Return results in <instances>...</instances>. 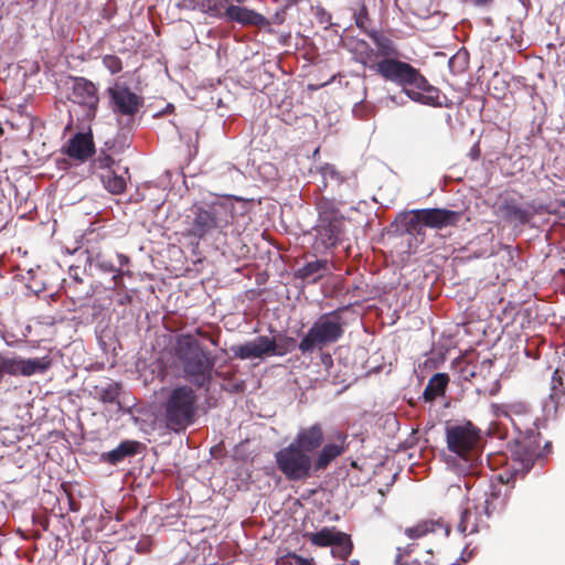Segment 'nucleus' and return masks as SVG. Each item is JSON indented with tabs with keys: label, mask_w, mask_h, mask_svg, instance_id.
<instances>
[{
	"label": "nucleus",
	"mask_w": 565,
	"mask_h": 565,
	"mask_svg": "<svg viewBox=\"0 0 565 565\" xmlns=\"http://www.w3.org/2000/svg\"><path fill=\"white\" fill-rule=\"evenodd\" d=\"M351 52L356 63L375 72L385 81L401 86L402 93L411 100L433 107L441 106L439 90L409 63L380 61L375 50L363 40L355 41Z\"/></svg>",
	"instance_id": "1"
},
{
	"label": "nucleus",
	"mask_w": 565,
	"mask_h": 565,
	"mask_svg": "<svg viewBox=\"0 0 565 565\" xmlns=\"http://www.w3.org/2000/svg\"><path fill=\"white\" fill-rule=\"evenodd\" d=\"M323 443V429L320 424L302 427L294 440L275 454L277 468L290 481L305 480L311 476L313 452Z\"/></svg>",
	"instance_id": "2"
},
{
	"label": "nucleus",
	"mask_w": 565,
	"mask_h": 565,
	"mask_svg": "<svg viewBox=\"0 0 565 565\" xmlns=\"http://www.w3.org/2000/svg\"><path fill=\"white\" fill-rule=\"evenodd\" d=\"M234 217L235 201L232 198H216L211 202L195 203L186 214V235L199 241L214 233H223L233 223Z\"/></svg>",
	"instance_id": "3"
},
{
	"label": "nucleus",
	"mask_w": 565,
	"mask_h": 565,
	"mask_svg": "<svg viewBox=\"0 0 565 565\" xmlns=\"http://www.w3.org/2000/svg\"><path fill=\"white\" fill-rule=\"evenodd\" d=\"M174 359L183 376L193 385L202 387L212 381L215 359L191 334H181L173 347Z\"/></svg>",
	"instance_id": "4"
},
{
	"label": "nucleus",
	"mask_w": 565,
	"mask_h": 565,
	"mask_svg": "<svg viewBox=\"0 0 565 565\" xmlns=\"http://www.w3.org/2000/svg\"><path fill=\"white\" fill-rule=\"evenodd\" d=\"M503 486H491L489 491L468 498L460 508V520L457 530L463 534H472L486 525L487 520L495 512L501 511L507 503V493Z\"/></svg>",
	"instance_id": "5"
},
{
	"label": "nucleus",
	"mask_w": 565,
	"mask_h": 565,
	"mask_svg": "<svg viewBox=\"0 0 565 565\" xmlns=\"http://www.w3.org/2000/svg\"><path fill=\"white\" fill-rule=\"evenodd\" d=\"M446 439L449 451L454 452L465 463L459 467V472H470L479 461L480 429L471 423L450 426L447 428Z\"/></svg>",
	"instance_id": "6"
},
{
	"label": "nucleus",
	"mask_w": 565,
	"mask_h": 565,
	"mask_svg": "<svg viewBox=\"0 0 565 565\" xmlns=\"http://www.w3.org/2000/svg\"><path fill=\"white\" fill-rule=\"evenodd\" d=\"M319 218L313 228L312 249L324 253L334 247L343 236L344 217L332 202L322 200L317 204Z\"/></svg>",
	"instance_id": "7"
},
{
	"label": "nucleus",
	"mask_w": 565,
	"mask_h": 565,
	"mask_svg": "<svg viewBox=\"0 0 565 565\" xmlns=\"http://www.w3.org/2000/svg\"><path fill=\"white\" fill-rule=\"evenodd\" d=\"M199 397L188 385H179L171 390L164 404L167 426L179 430L193 424L198 413Z\"/></svg>",
	"instance_id": "8"
},
{
	"label": "nucleus",
	"mask_w": 565,
	"mask_h": 565,
	"mask_svg": "<svg viewBox=\"0 0 565 565\" xmlns=\"http://www.w3.org/2000/svg\"><path fill=\"white\" fill-rule=\"evenodd\" d=\"M344 321L341 310H334L320 316L310 327L299 342L302 353L312 352L316 348H323L337 342L344 332Z\"/></svg>",
	"instance_id": "9"
},
{
	"label": "nucleus",
	"mask_w": 565,
	"mask_h": 565,
	"mask_svg": "<svg viewBox=\"0 0 565 565\" xmlns=\"http://www.w3.org/2000/svg\"><path fill=\"white\" fill-rule=\"evenodd\" d=\"M292 338H284V344L278 343L275 338L258 335L249 341L231 347L234 358L239 360L265 359L273 355H284L287 352L285 344H291Z\"/></svg>",
	"instance_id": "10"
},
{
	"label": "nucleus",
	"mask_w": 565,
	"mask_h": 565,
	"mask_svg": "<svg viewBox=\"0 0 565 565\" xmlns=\"http://www.w3.org/2000/svg\"><path fill=\"white\" fill-rule=\"evenodd\" d=\"M68 100L82 106L87 118H94L99 103L97 88L90 81L84 77H74L70 82Z\"/></svg>",
	"instance_id": "11"
},
{
	"label": "nucleus",
	"mask_w": 565,
	"mask_h": 565,
	"mask_svg": "<svg viewBox=\"0 0 565 565\" xmlns=\"http://www.w3.org/2000/svg\"><path fill=\"white\" fill-rule=\"evenodd\" d=\"M414 215L409 218L408 225L415 228L417 224H423L430 228L441 230L456 225L461 218V213L447 209H423L413 211Z\"/></svg>",
	"instance_id": "12"
},
{
	"label": "nucleus",
	"mask_w": 565,
	"mask_h": 565,
	"mask_svg": "<svg viewBox=\"0 0 565 565\" xmlns=\"http://www.w3.org/2000/svg\"><path fill=\"white\" fill-rule=\"evenodd\" d=\"M499 417L508 418L513 425L514 429L521 436L534 435L536 428V417H533L527 405L522 402H515L503 405L498 413Z\"/></svg>",
	"instance_id": "13"
},
{
	"label": "nucleus",
	"mask_w": 565,
	"mask_h": 565,
	"mask_svg": "<svg viewBox=\"0 0 565 565\" xmlns=\"http://www.w3.org/2000/svg\"><path fill=\"white\" fill-rule=\"evenodd\" d=\"M110 108L114 114L132 118L142 105V98L125 85L116 83L108 88Z\"/></svg>",
	"instance_id": "14"
},
{
	"label": "nucleus",
	"mask_w": 565,
	"mask_h": 565,
	"mask_svg": "<svg viewBox=\"0 0 565 565\" xmlns=\"http://www.w3.org/2000/svg\"><path fill=\"white\" fill-rule=\"evenodd\" d=\"M51 364L49 356L22 359V358H7V374L32 376L38 373L45 372Z\"/></svg>",
	"instance_id": "15"
},
{
	"label": "nucleus",
	"mask_w": 565,
	"mask_h": 565,
	"mask_svg": "<svg viewBox=\"0 0 565 565\" xmlns=\"http://www.w3.org/2000/svg\"><path fill=\"white\" fill-rule=\"evenodd\" d=\"M347 447V435L343 433L335 434L334 440L323 445L317 458L313 459L315 470H324L331 461L344 454Z\"/></svg>",
	"instance_id": "16"
},
{
	"label": "nucleus",
	"mask_w": 565,
	"mask_h": 565,
	"mask_svg": "<svg viewBox=\"0 0 565 565\" xmlns=\"http://www.w3.org/2000/svg\"><path fill=\"white\" fill-rule=\"evenodd\" d=\"M520 438L522 439L518 440L513 451V457L515 460L520 461L522 470L526 472L533 467L536 458L541 455L539 450L540 445L534 439V435H530V437L524 435Z\"/></svg>",
	"instance_id": "17"
},
{
	"label": "nucleus",
	"mask_w": 565,
	"mask_h": 565,
	"mask_svg": "<svg viewBox=\"0 0 565 565\" xmlns=\"http://www.w3.org/2000/svg\"><path fill=\"white\" fill-rule=\"evenodd\" d=\"M228 21L239 23L242 25H257L262 26L267 23L266 18L246 7L241 6H234V4H227L225 11H224V18Z\"/></svg>",
	"instance_id": "18"
},
{
	"label": "nucleus",
	"mask_w": 565,
	"mask_h": 565,
	"mask_svg": "<svg viewBox=\"0 0 565 565\" xmlns=\"http://www.w3.org/2000/svg\"><path fill=\"white\" fill-rule=\"evenodd\" d=\"M369 36L372 39L373 44L375 45V54L377 60L380 61H391L394 63H404L399 60V52L394 43L388 36L379 31H370L367 32Z\"/></svg>",
	"instance_id": "19"
},
{
	"label": "nucleus",
	"mask_w": 565,
	"mask_h": 565,
	"mask_svg": "<svg viewBox=\"0 0 565 565\" xmlns=\"http://www.w3.org/2000/svg\"><path fill=\"white\" fill-rule=\"evenodd\" d=\"M87 263L90 267L96 268L100 274H110L115 287L121 286L122 269L117 268L111 255H108L104 252L89 254L87 257Z\"/></svg>",
	"instance_id": "20"
},
{
	"label": "nucleus",
	"mask_w": 565,
	"mask_h": 565,
	"mask_svg": "<svg viewBox=\"0 0 565 565\" xmlns=\"http://www.w3.org/2000/svg\"><path fill=\"white\" fill-rule=\"evenodd\" d=\"M104 188L111 194H121L127 186L129 179L128 168L117 167V169H107L98 172Z\"/></svg>",
	"instance_id": "21"
},
{
	"label": "nucleus",
	"mask_w": 565,
	"mask_h": 565,
	"mask_svg": "<svg viewBox=\"0 0 565 565\" xmlns=\"http://www.w3.org/2000/svg\"><path fill=\"white\" fill-rule=\"evenodd\" d=\"M497 213L503 220L518 225L529 223L533 216V213L529 207H524L514 201H505L500 204Z\"/></svg>",
	"instance_id": "22"
},
{
	"label": "nucleus",
	"mask_w": 565,
	"mask_h": 565,
	"mask_svg": "<svg viewBox=\"0 0 565 565\" xmlns=\"http://www.w3.org/2000/svg\"><path fill=\"white\" fill-rule=\"evenodd\" d=\"M94 152V142L89 134H76L68 142L66 153L68 157L85 161Z\"/></svg>",
	"instance_id": "23"
},
{
	"label": "nucleus",
	"mask_w": 565,
	"mask_h": 565,
	"mask_svg": "<svg viewBox=\"0 0 565 565\" xmlns=\"http://www.w3.org/2000/svg\"><path fill=\"white\" fill-rule=\"evenodd\" d=\"M227 2L228 0H184V6L209 17L223 19Z\"/></svg>",
	"instance_id": "24"
},
{
	"label": "nucleus",
	"mask_w": 565,
	"mask_h": 565,
	"mask_svg": "<svg viewBox=\"0 0 565 565\" xmlns=\"http://www.w3.org/2000/svg\"><path fill=\"white\" fill-rule=\"evenodd\" d=\"M329 262L327 259H316L305 264L295 273L296 278L307 280L309 282H317L327 273H329Z\"/></svg>",
	"instance_id": "25"
},
{
	"label": "nucleus",
	"mask_w": 565,
	"mask_h": 565,
	"mask_svg": "<svg viewBox=\"0 0 565 565\" xmlns=\"http://www.w3.org/2000/svg\"><path fill=\"white\" fill-rule=\"evenodd\" d=\"M138 447V441L124 440L115 449L103 454V458L111 465H117L127 457L134 456L137 452Z\"/></svg>",
	"instance_id": "26"
},
{
	"label": "nucleus",
	"mask_w": 565,
	"mask_h": 565,
	"mask_svg": "<svg viewBox=\"0 0 565 565\" xmlns=\"http://www.w3.org/2000/svg\"><path fill=\"white\" fill-rule=\"evenodd\" d=\"M437 530H443L446 536L449 534L450 531L449 526L445 525L440 521H423L416 524L415 526L407 527L405 530V534L409 539H418L426 535L427 533L436 532Z\"/></svg>",
	"instance_id": "27"
},
{
	"label": "nucleus",
	"mask_w": 565,
	"mask_h": 565,
	"mask_svg": "<svg viewBox=\"0 0 565 565\" xmlns=\"http://www.w3.org/2000/svg\"><path fill=\"white\" fill-rule=\"evenodd\" d=\"M449 377L445 373H436L424 390L425 401H433L436 396L443 394L448 384Z\"/></svg>",
	"instance_id": "28"
},
{
	"label": "nucleus",
	"mask_w": 565,
	"mask_h": 565,
	"mask_svg": "<svg viewBox=\"0 0 565 565\" xmlns=\"http://www.w3.org/2000/svg\"><path fill=\"white\" fill-rule=\"evenodd\" d=\"M342 532L337 531L334 527H323L315 533H306V537L316 546H331Z\"/></svg>",
	"instance_id": "29"
},
{
	"label": "nucleus",
	"mask_w": 565,
	"mask_h": 565,
	"mask_svg": "<svg viewBox=\"0 0 565 565\" xmlns=\"http://www.w3.org/2000/svg\"><path fill=\"white\" fill-rule=\"evenodd\" d=\"M352 547L353 545L350 536L345 533H341L331 545V553L335 558L347 559L352 553Z\"/></svg>",
	"instance_id": "30"
},
{
	"label": "nucleus",
	"mask_w": 565,
	"mask_h": 565,
	"mask_svg": "<svg viewBox=\"0 0 565 565\" xmlns=\"http://www.w3.org/2000/svg\"><path fill=\"white\" fill-rule=\"evenodd\" d=\"M119 385L117 383H108L106 386L97 387L99 399L103 403H115L119 395Z\"/></svg>",
	"instance_id": "31"
},
{
	"label": "nucleus",
	"mask_w": 565,
	"mask_h": 565,
	"mask_svg": "<svg viewBox=\"0 0 565 565\" xmlns=\"http://www.w3.org/2000/svg\"><path fill=\"white\" fill-rule=\"evenodd\" d=\"M320 174L323 179L324 185L328 184L329 180L335 181L338 184L342 182V177L332 164L326 163L322 166L320 168Z\"/></svg>",
	"instance_id": "32"
},
{
	"label": "nucleus",
	"mask_w": 565,
	"mask_h": 565,
	"mask_svg": "<svg viewBox=\"0 0 565 565\" xmlns=\"http://www.w3.org/2000/svg\"><path fill=\"white\" fill-rule=\"evenodd\" d=\"M103 65L111 73L117 74L122 70V63L116 55L107 54L103 57Z\"/></svg>",
	"instance_id": "33"
},
{
	"label": "nucleus",
	"mask_w": 565,
	"mask_h": 565,
	"mask_svg": "<svg viewBox=\"0 0 565 565\" xmlns=\"http://www.w3.org/2000/svg\"><path fill=\"white\" fill-rule=\"evenodd\" d=\"M95 166L100 171H105L107 169H117V167H120L119 163H116L115 160L108 154L99 156L95 161Z\"/></svg>",
	"instance_id": "34"
},
{
	"label": "nucleus",
	"mask_w": 565,
	"mask_h": 565,
	"mask_svg": "<svg viewBox=\"0 0 565 565\" xmlns=\"http://www.w3.org/2000/svg\"><path fill=\"white\" fill-rule=\"evenodd\" d=\"M289 565H312V562L310 559L303 558L298 555H292L288 558Z\"/></svg>",
	"instance_id": "35"
},
{
	"label": "nucleus",
	"mask_w": 565,
	"mask_h": 565,
	"mask_svg": "<svg viewBox=\"0 0 565 565\" xmlns=\"http://www.w3.org/2000/svg\"><path fill=\"white\" fill-rule=\"evenodd\" d=\"M116 258H117V264H118L117 268L122 269V268L128 267L130 264V258L125 254L117 253Z\"/></svg>",
	"instance_id": "36"
},
{
	"label": "nucleus",
	"mask_w": 565,
	"mask_h": 565,
	"mask_svg": "<svg viewBox=\"0 0 565 565\" xmlns=\"http://www.w3.org/2000/svg\"><path fill=\"white\" fill-rule=\"evenodd\" d=\"M401 559H402V548H401V547H398V548H397L396 559H395V563H396L397 565H420V563H419V562H417V561H414V562H412V563H402V562H401Z\"/></svg>",
	"instance_id": "37"
},
{
	"label": "nucleus",
	"mask_w": 565,
	"mask_h": 565,
	"mask_svg": "<svg viewBox=\"0 0 565 565\" xmlns=\"http://www.w3.org/2000/svg\"><path fill=\"white\" fill-rule=\"evenodd\" d=\"M387 99H390L392 103L399 105V106H403L406 103L405 99L403 98V96H397V95H390V96H387Z\"/></svg>",
	"instance_id": "38"
},
{
	"label": "nucleus",
	"mask_w": 565,
	"mask_h": 565,
	"mask_svg": "<svg viewBox=\"0 0 565 565\" xmlns=\"http://www.w3.org/2000/svg\"><path fill=\"white\" fill-rule=\"evenodd\" d=\"M550 408H554V411L556 409L553 394L550 395V401L544 404V409L550 411Z\"/></svg>",
	"instance_id": "39"
},
{
	"label": "nucleus",
	"mask_w": 565,
	"mask_h": 565,
	"mask_svg": "<svg viewBox=\"0 0 565 565\" xmlns=\"http://www.w3.org/2000/svg\"><path fill=\"white\" fill-rule=\"evenodd\" d=\"M476 6H487L490 3L491 0H472Z\"/></svg>",
	"instance_id": "40"
},
{
	"label": "nucleus",
	"mask_w": 565,
	"mask_h": 565,
	"mask_svg": "<svg viewBox=\"0 0 565 565\" xmlns=\"http://www.w3.org/2000/svg\"><path fill=\"white\" fill-rule=\"evenodd\" d=\"M124 276H128V277H131L132 276V273L126 267V268H122V273H121V278Z\"/></svg>",
	"instance_id": "41"
},
{
	"label": "nucleus",
	"mask_w": 565,
	"mask_h": 565,
	"mask_svg": "<svg viewBox=\"0 0 565 565\" xmlns=\"http://www.w3.org/2000/svg\"><path fill=\"white\" fill-rule=\"evenodd\" d=\"M131 301V297L130 296H126L125 298H122L119 303L120 305H125V303H128Z\"/></svg>",
	"instance_id": "42"
},
{
	"label": "nucleus",
	"mask_w": 565,
	"mask_h": 565,
	"mask_svg": "<svg viewBox=\"0 0 565 565\" xmlns=\"http://www.w3.org/2000/svg\"><path fill=\"white\" fill-rule=\"evenodd\" d=\"M356 25H358L359 28L363 29V28H364V21H363L361 18H358V19H356Z\"/></svg>",
	"instance_id": "43"
},
{
	"label": "nucleus",
	"mask_w": 565,
	"mask_h": 565,
	"mask_svg": "<svg viewBox=\"0 0 565 565\" xmlns=\"http://www.w3.org/2000/svg\"><path fill=\"white\" fill-rule=\"evenodd\" d=\"M411 551H412V548H411V545H409V546H407V547L404 550V553H406V554H407V553H411Z\"/></svg>",
	"instance_id": "44"
}]
</instances>
